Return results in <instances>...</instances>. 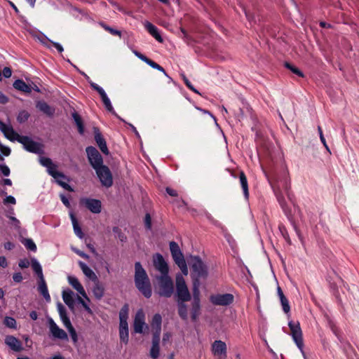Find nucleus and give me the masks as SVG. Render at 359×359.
Instances as JSON below:
<instances>
[{
  "mask_svg": "<svg viewBox=\"0 0 359 359\" xmlns=\"http://www.w3.org/2000/svg\"><path fill=\"white\" fill-rule=\"evenodd\" d=\"M268 180L284 214L293 226L299 239L302 242L303 237L300 230L294 222L292 210L287 205L283 194V192H285L288 198L292 201V194L290 190V180L288 177L287 170L285 168L274 169L271 172L270 176L268 177Z\"/></svg>",
  "mask_w": 359,
  "mask_h": 359,
  "instance_id": "nucleus-1",
  "label": "nucleus"
},
{
  "mask_svg": "<svg viewBox=\"0 0 359 359\" xmlns=\"http://www.w3.org/2000/svg\"><path fill=\"white\" fill-rule=\"evenodd\" d=\"M134 282L138 291L147 299L152 295V287L150 279L146 270L140 262L135 263Z\"/></svg>",
  "mask_w": 359,
  "mask_h": 359,
  "instance_id": "nucleus-2",
  "label": "nucleus"
},
{
  "mask_svg": "<svg viewBox=\"0 0 359 359\" xmlns=\"http://www.w3.org/2000/svg\"><path fill=\"white\" fill-rule=\"evenodd\" d=\"M154 292L161 297L170 298L174 292V284L169 274L156 276Z\"/></svg>",
  "mask_w": 359,
  "mask_h": 359,
  "instance_id": "nucleus-3",
  "label": "nucleus"
},
{
  "mask_svg": "<svg viewBox=\"0 0 359 359\" xmlns=\"http://www.w3.org/2000/svg\"><path fill=\"white\" fill-rule=\"evenodd\" d=\"M192 271L196 279L194 283L196 285L199 284V279H206L208 276V269L207 265L202 261L199 256L191 257L189 262Z\"/></svg>",
  "mask_w": 359,
  "mask_h": 359,
  "instance_id": "nucleus-4",
  "label": "nucleus"
},
{
  "mask_svg": "<svg viewBox=\"0 0 359 359\" xmlns=\"http://www.w3.org/2000/svg\"><path fill=\"white\" fill-rule=\"evenodd\" d=\"M128 305L124 304L119 312V337L121 342L127 344L129 341L128 325L127 322Z\"/></svg>",
  "mask_w": 359,
  "mask_h": 359,
  "instance_id": "nucleus-5",
  "label": "nucleus"
},
{
  "mask_svg": "<svg viewBox=\"0 0 359 359\" xmlns=\"http://www.w3.org/2000/svg\"><path fill=\"white\" fill-rule=\"evenodd\" d=\"M288 326L291 331V336L297 345V348L299 349L301 353H302L304 358H306V354L304 351V341H303V334L301 329L300 323L299 321H293L289 320Z\"/></svg>",
  "mask_w": 359,
  "mask_h": 359,
  "instance_id": "nucleus-6",
  "label": "nucleus"
},
{
  "mask_svg": "<svg viewBox=\"0 0 359 359\" xmlns=\"http://www.w3.org/2000/svg\"><path fill=\"white\" fill-rule=\"evenodd\" d=\"M170 250L175 263L184 275H187V265L178 244L175 241L170 242Z\"/></svg>",
  "mask_w": 359,
  "mask_h": 359,
  "instance_id": "nucleus-7",
  "label": "nucleus"
},
{
  "mask_svg": "<svg viewBox=\"0 0 359 359\" xmlns=\"http://www.w3.org/2000/svg\"><path fill=\"white\" fill-rule=\"evenodd\" d=\"M176 293L178 301L189 302L191 299L186 282L182 275L178 274L176 276Z\"/></svg>",
  "mask_w": 359,
  "mask_h": 359,
  "instance_id": "nucleus-8",
  "label": "nucleus"
},
{
  "mask_svg": "<svg viewBox=\"0 0 359 359\" xmlns=\"http://www.w3.org/2000/svg\"><path fill=\"white\" fill-rule=\"evenodd\" d=\"M18 142L23 145L24 149L31 153L41 154L43 152L42 144L34 141L31 137L27 135H21Z\"/></svg>",
  "mask_w": 359,
  "mask_h": 359,
  "instance_id": "nucleus-9",
  "label": "nucleus"
},
{
  "mask_svg": "<svg viewBox=\"0 0 359 359\" xmlns=\"http://www.w3.org/2000/svg\"><path fill=\"white\" fill-rule=\"evenodd\" d=\"M86 152L87 154L88 160L94 170L104 165L103 158L95 147H87L86 148Z\"/></svg>",
  "mask_w": 359,
  "mask_h": 359,
  "instance_id": "nucleus-10",
  "label": "nucleus"
},
{
  "mask_svg": "<svg viewBox=\"0 0 359 359\" xmlns=\"http://www.w3.org/2000/svg\"><path fill=\"white\" fill-rule=\"evenodd\" d=\"M97 177L99 178L100 183L103 187L109 188L113 184L112 174L109 168L103 165L95 170Z\"/></svg>",
  "mask_w": 359,
  "mask_h": 359,
  "instance_id": "nucleus-11",
  "label": "nucleus"
},
{
  "mask_svg": "<svg viewBox=\"0 0 359 359\" xmlns=\"http://www.w3.org/2000/svg\"><path fill=\"white\" fill-rule=\"evenodd\" d=\"M210 302L215 306H229L234 301V296L230 293L212 294Z\"/></svg>",
  "mask_w": 359,
  "mask_h": 359,
  "instance_id": "nucleus-12",
  "label": "nucleus"
},
{
  "mask_svg": "<svg viewBox=\"0 0 359 359\" xmlns=\"http://www.w3.org/2000/svg\"><path fill=\"white\" fill-rule=\"evenodd\" d=\"M201 315V299L199 297V292L196 285V283H194V296L193 300L191 302V318L193 322H196L198 319L199 316Z\"/></svg>",
  "mask_w": 359,
  "mask_h": 359,
  "instance_id": "nucleus-13",
  "label": "nucleus"
},
{
  "mask_svg": "<svg viewBox=\"0 0 359 359\" xmlns=\"http://www.w3.org/2000/svg\"><path fill=\"white\" fill-rule=\"evenodd\" d=\"M80 203L84 205L92 213L99 214L102 211V203L98 199L82 198L80 200Z\"/></svg>",
  "mask_w": 359,
  "mask_h": 359,
  "instance_id": "nucleus-14",
  "label": "nucleus"
},
{
  "mask_svg": "<svg viewBox=\"0 0 359 359\" xmlns=\"http://www.w3.org/2000/svg\"><path fill=\"white\" fill-rule=\"evenodd\" d=\"M212 353L216 359L226 358V345L221 340H215L212 344Z\"/></svg>",
  "mask_w": 359,
  "mask_h": 359,
  "instance_id": "nucleus-15",
  "label": "nucleus"
},
{
  "mask_svg": "<svg viewBox=\"0 0 359 359\" xmlns=\"http://www.w3.org/2000/svg\"><path fill=\"white\" fill-rule=\"evenodd\" d=\"M153 262L156 269L160 271V275L169 274L168 265L162 255L160 253H156L154 256Z\"/></svg>",
  "mask_w": 359,
  "mask_h": 359,
  "instance_id": "nucleus-16",
  "label": "nucleus"
},
{
  "mask_svg": "<svg viewBox=\"0 0 359 359\" xmlns=\"http://www.w3.org/2000/svg\"><path fill=\"white\" fill-rule=\"evenodd\" d=\"M48 323L50 332L54 338L61 340L67 339V334L65 330L59 327L51 318H48Z\"/></svg>",
  "mask_w": 359,
  "mask_h": 359,
  "instance_id": "nucleus-17",
  "label": "nucleus"
},
{
  "mask_svg": "<svg viewBox=\"0 0 359 359\" xmlns=\"http://www.w3.org/2000/svg\"><path fill=\"white\" fill-rule=\"evenodd\" d=\"M0 130L4 133L6 138L11 142L18 141L21 137L16 133L12 126L6 125L2 121L0 120Z\"/></svg>",
  "mask_w": 359,
  "mask_h": 359,
  "instance_id": "nucleus-18",
  "label": "nucleus"
},
{
  "mask_svg": "<svg viewBox=\"0 0 359 359\" xmlns=\"http://www.w3.org/2000/svg\"><path fill=\"white\" fill-rule=\"evenodd\" d=\"M93 133L95 140L97 146L99 147L100 149L104 154L108 155L109 151L107 145V142L104 138L103 137L100 129L97 127H94Z\"/></svg>",
  "mask_w": 359,
  "mask_h": 359,
  "instance_id": "nucleus-19",
  "label": "nucleus"
},
{
  "mask_svg": "<svg viewBox=\"0 0 359 359\" xmlns=\"http://www.w3.org/2000/svg\"><path fill=\"white\" fill-rule=\"evenodd\" d=\"M4 342L11 350L15 352H20L23 350L22 344L20 340L13 335H7Z\"/></svg>",
  "mask_w": 359,
  "mask_h": 359,
  "instance_id": "nucleus-20",
  "label": "nucleus"
},
{
  "mask_svg": "<svg viewBox=\"0 0 359 359\" xmlns=\"http://www.w3.org/2000/svg\"><path fill=\"white\" fill-rule=\"evenodd\" d=\"M68 282L82 297L90 302V299L88 297L83 287L76 277L69 276Z\"/></svg>",
  "mask_w": 359,
  "mask_h": 359,
  "instance_id": "nucleus-21",
  "label": "nucleus"
},
{
  "mask_svg": "<svg viewBox=\"0 0 359 359\" xmlns=\"http://www.w3.org/2000/svg\"><path fill=\"white\" fill-rule=\"evenodd\" d=\"M161 324H162V317L159 313H156L154 315L151 320V327H152V335L156 336L157 334L158 336H161Z\"/></svg>",
  "mask_w": 359,
  "mask_h": 359,
  "instance_id": "nucleus-22",
  "label": "nucleus"
},
{
  "mask_svg": "<svg viewBox=\"0 0 359 359\" xmlns=\"http://www.w3.org/2000/svg\"><path fill=\"white\" fill-rule=\"evenodd\" d=\"M146 30L158 42L162 43L163 39L161 36L158 28L149 21H146L144 24Z\"/></svg>",
  "mask_w": 359,
  "mask_h": 359,
  "instance_id": "nucleus-23",
  "label": "nucleus"
},
{
  "mask_svg": "<svg viewBox=\"0 0 359 359\" xmlns=\"http://www.w3.org/2000/svg\"><path fill=\"white\" fill-rule=\"evenodd\" d=\"M278 295L280 298V301L283 307V310L285 313L287 314V318L290 317V306L287 297L284 295L281 288L278 286L277 288Z\"/></svg>",
  "mask_w": 359,
  "mask_h": 359,
  "instance_id": "nucleus-24",
  "label": "nucleus"
},
{
  "mask_svg": "<svg viewBox=\"0 0 359 359\" xmlns=\"http://www.w3.org/2000/svg\"><path fill=\"white\" fill-rule=\"evenodd\" d=\"M160 336H158L157 334L156 336H152V345L150 349V356L153 359H156L159 356L160 353Z\"/></svg>",
  "mask_w": 359,
  "mask_h": 359,
  "instance_id": "nucleus-25",
  "label": "nucleus"
},
{
  "mask_svg": "<svg viewBox=\"0 0 359 359\" xmlns=\"http://www.w3.org/2000/svg\"><path fill=\"white\" fill-rule=\"evenodd\" d=\"M36 108L49 117L53 116L55 109L50 107L45 101H38L36 104Z\"/></svg>",
  "mask_w": 359,
  "mask_h": 359,
  "instance_id": "nucleus-26",
  "label": "nucleus"
},
{
  "mask_svg": "<svg viewBox=\"0 0 359 359\" xmlns=\"http://www.w3.org/2000/svg\"><path fill=\"white\" fill-rule=\"evenodd\" d=\"M74 293L70 290L67 289L62 291V297L65 304L71 309H74Z\"/></svg>",
  "mask_w": 359,
  "mask_h": 359,
  "instance_id": "nucleus-27",
  "label": "nucleus"
},
{
  "mask_svg": "<svg viewBox=\"0 0 359 359\" xmlns=\"http://www.w3.org/2000/svg\"><path fill=\"white\" fill-rule=\"evenodd\" d=\"M13 86L17 90H19L25 93H30L32 92L31 85L27 84L22 79H16Z\"/></svg>",
  "mask_w": 359,
  "mask_h": 359,
  "instance_id": "nucleus-28",
  "label": "nucleus"
},
{
  "mask_svg": "<svg viewBox=\"0 0 359 359\" xmlns=\"http://www.w3.org/2000/svg\"><path fill=\"white\" fill-rule=\"evenodd\" d=\"M38 291L43 297L46 302H50L51 299L48 292V287L44 278H41L39 281Z\"/></svg>",
  "mask_w": 359,
  "mask_h": 359,
  "instance_id": "nucleus-29",
  "label": "nucleus"
},
{
  "mask_svg": "<svg viewBox=\"0 0 359 359\" xmlns=\"http://www.w3.org/2000/svg\"><path fill=\"white\" fill-rule=\"evenodd\" d=\"M239 181L243 189L244 197L246 200L249 198L248 182L247 177L243 171L239 172Z\"/></svg>",
  "mask_w": 359,
  "mask_h": 359,
  "instance_id": "nucleus-30",
  "label": "nucleus"
},
{
  "mask_svg": "<svg viewBox=\"0 0 359 359\" xmlns=\"http://www.w3.org/2000/svg\"><path fill=\"white\" fill-rule=\"evenodd\" d=\"M89 83H90V87L93 90H96L100 94V95L101 97V99H102V101L104 104L105 103L109 102L110 100L108 97L106 92L104 91V90L102 87H100L97 83H94L93 81H89Z\"/></svg>",
  "mask_w": 359,
  "mask_h": 359,
  "instance_id": "nucleus-31",
  "label": "nucleus"
},
{
  "mask_svg": "<svg viewBox=\"0 0 359 359\" xmlns=\"http://www.w3.org/2000/svg\"><path fill=\"white\" fill-rule=\"evenodd\" d=\"M89 83H90V87L93 90H96L100 94V95L101 97V99H102V101L104 104L105 103L109 102L110 100L108 97L106 92L104 91V90L102 87H100L97 83H94L93 81H89Z\"/></svg>",
  "mask_w": 359,
  "mask_h": 359,
  "instance_id": "nucleus-32",
  "label": "nucleus"
},
{
  "mask_svg": "<svg viewBox=\"0 0 359 359\" xmlns=\"http://www.w3.org/2000/svg\"><path fill=\"white\" fill-rule=\"evenodd\" d=\"M72 116L76 126H77L79 133L83 135L85 132V128L81 116L75 111L72 114Z\"/></svg>",
  "mask_w": 359,
  "mask_h": 359,
  "instance_id": "nucleus-33",
  "label": "nucleus"
},
{
  "mask_svg": "<svg viewBox=\"0 0 359 359\" xmlns=\"http://www.w3.org/2000/svg\"><path fill=\"white\" fill-rule=\"evenodd\" d=\"M144 327H148L144 322V316L142 315V317L140 318L137 315L135 317V320H134V331H135V332L140 333V334L143 333Z\"/></svg>",
  "mask_w": 359,
  "mask_h": 359,
  "instance_id": "nucleus-34",
  "label": "nucleus"
},
{
  "mask_svg": "<svg viewBox=\"0 0 359 359\" xmlns=\"http://www.w3.org/2000/svg\"><path fill=\"white\" fill-rule=\"evenodd\" d=\"M79 265L81 269L82 270L83 273L85 274V276H86L93 280H95L97 279V276L95 275L94 271L88 266H87L86 264L81 261H79Z\"/></svg>",
  "mask_w": 359,
  "mask_h": 359,
  "instance_id": "nucleus-35",
  "label": "nucleus"
},
{
  "mask_svg": "<svg viewBox=\"0 0 359 359\" xmlns=\"http://www.w3.org/2000/svg\"><path fill=\"white\" fill-rule=\"evenodd\" d=\"M32 268L34 271L35 274L37 276L39 280L41 278H44L42 267L38 260L33 257L31 259Z\"/></svg>",
  "mask_w": 359,
  "mask_h": 359,
  "instance_id": "nucleus-36",
  "label": "nucleus"
},
{
  "mask_svg": "<svg viewBox=\"0 0 359 359\" xmlns=\"http://www.w3.org/2000/svg\"><path fill=\"white\" fill-rule=\"evenodd\" d=\"M185 302L181 301L177 302L178 315L183 320H187L188 319L187 305Z\"/></svg>",
  "mask_w": 359,
  "mask_h": 359,
  "instance_id": "nucleus-37",
  "label": "nucleus"
},
{
  "mask_svg": "<svg viewBox=\"0 0 359 359\" xmlns=\"http://www.w3.org/2000/svg\"><path fill=\"white\" fill-rule=\"evenodd\" d=\"M70 218H71V221L72 223V226H73V229H74V231L75 234L79 238H83L84 236V234L81 230V226H79V224L78 223L77 219L76 218V217L74 216V215L72 212L70 213Z\"/></svg>",
  "mask_w": 359,
  "mask_h": 359,
  "instance_id": "nucleus-38",
  "label": "nucleus"
},
{
  "mask_svg": "<svg viewBox=\"0 0 359 359\" xmlns=\"http://www.w3.org/2000/svg\"><path fill=\"white\" fill-rule=\"evenodd\" d=\"M93 293L95 299L100 300L104 296V289L103 286L97 282L93 287Z\"/></svg>",
  "mask_w": 359,
  "mask_h": 359,
  "instance_id": "nucleus-39",
  "label": "nucleus"
},
{
  "mask_svg": "<svg viewBox=\"0 0 359 359\" xmlns=\"http://www.w3.org/2000/svg\"><path fill=\"white\" fill-rule=\"evenodd\" d=\"M57 165L53 163V165L50 166V168H47L48 174L53 178L57 179L58 177L65 178L64 173L56 170Z\"/></svg>",
  "mask_w": 359,
  "mask_h": 359,
  "instance_id": "nucleus-40",
  "label": "nucleus"
},
{
  "mask_svg": "<svg viewBox=\"0 0 359 359\" xmlns=\"http://www.w3.org/2000/svg\"><path fill=\"white\" fill-rule=\"evenodd\" d=\"M30 116L29 113L26 110H21L19 111L17 116V121L19 123H23L26 122Z\"/></svg>",
  "mask_w": 359,
  "mask_h": 359,
  "instance_id": "nucleus-41",
  "label": "nucleus"
},
{
  "mask_svg": "<svg viewBox=\"0 0 359 359\" xmlns=\"http://www.w3.org/2000/svg\"><path fill=\"white\" fill-rule=\"evenodd\" d=\"M285 67L290 69L292 73H294V74L300 76V77H304V73L299 69L297 68V67L292 65V64L286 62H285Z\"/></svg>",
  "mask_w": 359,
  "mask_h": 359,
  "instance_id": "nucleus-42",
  "label": "nucleus"
},
{
  "mask_svg": "<svg viewBox=\"0 0 359 359\" xmlns=\"http://www.w3.org/2000/svg\"><path fill=\"white\" fill-rule=\"evenodd\" d=\"M145 63L147 64L149 66H150L151 67H152L153 69H157L161 72H163L166 76H168L166 74V72L165 71V69H163V67H162L161 65H159L158 64H157L156 62H155L154 61L151 60V59L148 58L146 61H145Z\"/></svg>",
  "mask_w": 359,
  "mask_h": 359,
  "instance_id": "nucleus-43",
  "label": "nucleus"
},
{
  "mask_svg": "<svg viewBox=\"0 0 359 359\" xmlns=\"http://www.w3.org/2000/svg\"><path fill=\"white\" fill-rule=\"evenodd\" d=\"M100 25L104 28V30L109 32L111 35L121 36V31L116 29L113 27H111L110 26L106 25L104 22H101Z\"/></svg>",
  "mask_w": 359,
  "mask_h": 359,
  "instance_id": "nucleus-44",
  "label": "nucleus"
},
{
  "mask_svg": "<svg viewBox=\"0 0 359 359\" xmlns=\"http://www.w3.org/2000/svg\"><path fill=\"white\" fill-rule=\"evenodd\" d=\"M25 248L32 252L36 251V245L31 238H25V241L22 242Z\"/></svg>",
  "mask_w": 359,
  "mask_h": 359,
  "instance_id": "nucleus-45",
  "label": "nucleus"
},
{
  "mask_svg": "<svg viewBox=\"0 0 359 359\" xmlns=\"http://www.w3.org/2000/svg\"><path fill=\"white\" fill-rule=\"evenodd\" d=\"M4 323L6 327H8L9 328H12V329L16 328V320L13 317H10V316L5 317Z\"/></svg>",
  "mask_w": 359,
  "mask_h": 359,
  "instance_id": "nucleus-46",
  "label": "nucleus"
},
{
  "mask_svg": "<svg viewBox=\"0 0 359 359\" xmlns=\"http://www.w3.org/2000/svg\"><path fill=\"white\" fill-rule=\"evenodd\" d=\"M113 232L116 234L117 237L121 242H126L127 240V237L126 235L121 231V229L118 226H114Z\"/></svg>",
  "mask_w": 359,
  "mask_h": 359,
  "instance_id": "nucleus-47",
  "label": "nucleus"
},
{
  "mask_svg": "<svg viewBox=\"0 0 359 359\" xmlns=\"http://www.w3.org/2000/svg\"><path fill=\"white\" fill-rule=\"evenodd\" d=\"M39 162L43 166L46 167V168H50V166L53 165V163L50 158L43 156L40 157Z\"/></svg>",
  "mask_w": 359,
  "mask_h": 359,
  "instance_id": "nucleus-48",
  "label": "nucleus"
},
{
  "mask_svg": "<svg viewBox=\"0 0 359 359\" xmlns=\"http://www.w3.org/2000/svg\"><path fill=\"white\" fill-rule=\"evenodd\" d=\"M104 107L106 108V109L109 111L110 113H111L114 116H115L116 118H118V119L121 120L122 121L125 122V121L123 119H122L116 113V111H114V107L111 104V101H109V102H107V103H105L104 104Z\"/></svg>",
  "mask_w": 359,
  "mask_h": 359,
  "instance_id": "nucleus-49",
  "label": "nucleus"
},
{
  "mask_svg": "<svg viewBox=\"0 0 359 359\" xmlns=\"http://www.w3.org/2000/svg\"><path fill=\"white\" fill-rule=\"evenodd\" d=\"M279 229H280V231L281 234L283 235V238L286 241V242L290 245L291 240L290 238V236H289V234L287 233L286 228L284 226H280Z\"/></svg>",
  "mask_w": 359,
  "mask_h": 359,
  "instance_id": "nucleus-50",
  "label": "nucleus"
},
{
  "mask_svg": "<svg viewBox=\"0 0 359 359\" xmlns=\"http://www.w3.org/2000/svg\"><path fill=\"white\" fill-rule=\"evenodd\" d=\"M57 311H58L60 318L67 316L66 309L62 304V303L58 302L57 304Z\"/></svg>",
  "mask_w": 359,
  "mask_h": 359,
  "instance_id": "nucleus-51",
  "label": "nucleus"
},
{
  "mask_svg": "<svg viewBox=\"0 0 359 359\" xmlns=\"http://www.w3.org/2000/svg\"><path fill=\"white\" fill-rule=\"evenodd\" d=\"M44 37H45V39L47 41H48L50 43H51L53 45V46L57 49V50L59 53H62L64 51V48H63L62 46L60 43L55 42V41H53L50 40L46 35H44Z\"/></svg>",
  "mask_w": 359,
  "mask_h": 359,
  "instance_id": "nucleus-52",
  "label": "nucleus"
},
{
  "mask_svg": "<svg viewBox=\"0 0 359 359\" xmlns=\"http://www.w3.org/2000/svg\"><path fill=\"white\" fill-rule=\"evenodd\" d=\"M0 172L6 177L10 175L11 173L10 168L6 164H0Z\"/></svg>",
  "mask_w": 359,
  "mask_h": 359,
  "instance_id": "nucleus-53",
  "label": "nucleus"
},
{
  "mask_svg": "<svg viewBox=\"0 0 359 359\" xmlns=\"http://www.w3.org/2000/svg\"><path fill=\"white\" fill-rule=\"evenodd\" d=\"M3 203L4 205L7 204H12L15 205L16 204V199L13 196H6V198L4 199Z\"/></svg>",
  "mask_w": 359,
  "mask_h": 359,
  "instance_id": "nucleus-54",
  "label": "nucleus"
},
{
  "mask_svg": "<svg viewBox=\"0 0 359 359\" xmlns=\"http://www.w3.org/2000/svg\"><path fill=\"white\" fill-rule=\"evenodd\" d=\"M62 322L63 323L65 327L69 330V329H71L72 327H74L72 325V323L70 321V319L67 316H65L63 318H60Z\"/></svg>",
  "mask_w": 359,
  "mask_h": 359,
  "instance_id": "nucleus-55",
  "label": "nucleus"
},
{
  "mask_svg": "<svg viewBox=\"0 0 359 359\" xmlns=\"http://www.w3.org/2000/svg\"><path fill=\"white\" fill-rule=\"evenodd\" d=\"M144 224L147 229H151V217L149 213H147L144 217Z\"/></svg>",
  "mask_w": 359,
  "mask_h": 359,
  "instance_id": "nucleus-56",
  "label": "nucleus"
},
{
  "mask_svg": "<svg viewBox=\"0 0 359 359\" xmlns=\"http://www.w3.org/2000/svg\"><path fill=\"white\" fill-rule=\"evenodd\" d=\"M68 330V332H69V334H70V337H71V338H72V340L74 343L77 342V341H78V335H77V333H76V330H75L74 327H72V328L69 329V330Z\"/></svg>",
  "mask_w": 359,
  "mask_h": 359,
  "instance_id": "nucleus-57",
  "label": "nucleus"
},
{
  "mask_svg": "<svg viewBox=\"0 0 359 359\" xmlns=\"http://www.w3.org/2000/svg\"><path fill=\"white\" fill-rule=\"evenodd\" d=\"M57 183L60 187H62L63 189H65V190H67L69 191H74L72 187L68 183H67V182H65L60 181V180H57Z\"/></svg>",
  "mask_w": 359,
  "mask_h": 359,
  "instance_id": "nucleus-58",
  "label": "nucleus"
},
{
  "mask_svg": "<svg viewBox=\"0 0 359 359\" xmlns=\"http://www.w3.org/2000/svg\"><path fill=\"white\" fill-rule=\"evenodd\" d=\"M29 264V261L26 258L20 259L18 263V266L22 269L28 268Z\"/></svg>",
  "mask_w": 359,
  "mask_h": 359,
  "instance_id": "nucleus-59",
  "label": "nucleus"
},
{
  "mask_svg": "<svg viewBox=\"0 0 359 359\" xmlns=\"http://www.w3.org/2000/svg\"><path fill=\"white\" fill-rule=\"evenodd\" d=\"M133 53L137 57H138L140 60H141L142 61H143L144 62L148 59V57L147 56H145L144 55H143L142 53H141L140 52L137 51L135 49L133 50Z\"/></svg>",
  "mask_w": 359,
  "mask_h": 359,
  "instance_id": "nucleus-60",
  "label": "nucleus"
},
{
  "mask_svg": "<svg viewBox=\"0 0 359 359\" xmlns=\"http://www.w3.org/2000/svg\"><path fill=\"white\" fill-rule=\"evenodd\" d=\"M205 217L213 224L217 226L219 224V222L215 220L213 217L208 212L205 211L204 212Z\"/></svg>",
  "mask_w": 359,
  "mask_h": 359,
  "instance_id": "nucleus-61",
  "label": "nucleus"
},
{
  "mask_svg": "<svg viewBox=\"0 0 359 359\" xmlns=\"http://www.w3.org/2000/svg\"><path fill=\"white\" fill-rule=\"evenodd\" d=\"M72 250L79 256L84 258L85 259H88L90 258L89 255L85 253L84 252L76 249V248H72Z\"/></svg>",
  "mask_w": 359,
  "mask_h": 359,
  "instance_id": "nucleus-62",
  "label": "nucleus"
},
{
  "mask_svg": "<svg viewBox=\"0 0 359 359\" xmlns=\"http://www.w3.org/2000/svg\"><path fill=\"white\" fill-rule=\"evenodd\" d=\"M13 279L15 283H21L23 280L22 273L20 272L14 273L13 275Z\"/></svg>",
  "mask_w": 359,
  "mask_h": 359,
  "instance_id": "nucleus-63",
  "label": "nucleus"
},
{
  "mask_svg": "<svg viewBox=\"0 0 359 359\" xmlns=\"http://www.w3.org/2000/svg\"><path fill=\"white\" fill-rule=\"evenodd\" d=\"M4 76L6 79H8L12 75V70L10 67H6L4 68L3 72H1Z\"/></svg>",
  "mask_w": 359,
  "mask_h": 359,
  "instance_id": "nucleus-64",
  "label": "nucleus"
}]
</instances>
